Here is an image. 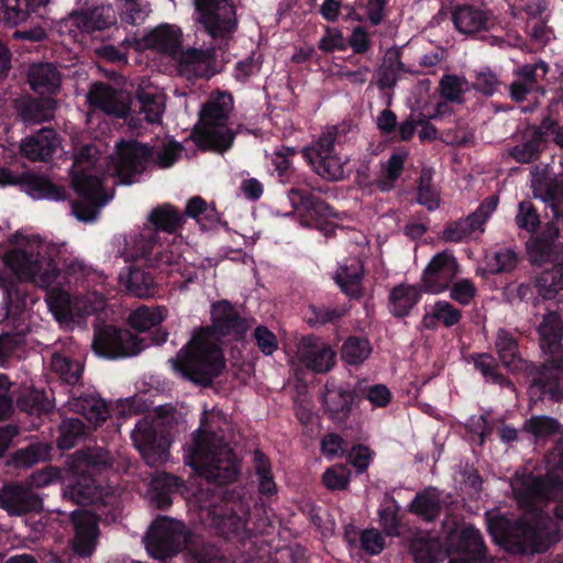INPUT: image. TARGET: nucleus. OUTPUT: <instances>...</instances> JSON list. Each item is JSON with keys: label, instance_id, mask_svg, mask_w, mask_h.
<instances>
[{"label": "nucleus", "instance_id": "32", "mask_svg": "<svg viewBox=\"0 0 563 563\" xmlns=\"http://www.w3.org/2000/svg\"><path fill=\"white\" fill-rule=\"evenodd\" d=\"M15 108L22 121L29 124H38L53 119L56 102L52 98H22L16 100Z\"/></svg>", "mask_w": 563, "mask_h": 563}, {"label": "nucleus", "instance_id": "20", "mask_svg": "<svg viewBox=\"0 0 563 563\" xmlns=\"http://www.w3.org/2000/svg\"><path fill=\"white\" fill-rule=\"evenodd\" d=\"M197 20L211 36L234 27L235 11L228 0H195Z\"/></svg>", "mask_w": 563, "mask_h": 563}, {"label": "nucleus", "instance_id": "52", "mask_svg": "<svg viewBox=\"0 0 563 563\" xmlns=\"http://www.w3.org/2000/svg\"><path fill=\"white\" fill-rule=\"evenodd\" d=\"M538 292L545 299L553 298L558 290H563V261L552 272L543 273L537 280Z\"/></svg>", "mask_w": 563, "mask_h": 563}, {"label": "nucleus", "instance_id": "44", "mask_svg": "<svg viewBox=\"0 0 563 563\" xmlns=\"http://www.w3.org/2000/svg\"><path fill=\"white\" fill-rule=\"evenodd\" d=\"M416 563H439L445 556V551L435 539H417L411 544Z\"/></svg>", "mask_w": 563, "mask_h": 563}, {"label": "nucleus", "instance_id": "3", "mask_svg": "<svg viewBox=\"0 0 563 563\" xmlns=\"http://www.w3.org/2000/svg\"><path fill=\"white\" fill-rule=\"evenodd\" d=\"M213 327L197 332L177 356L169 361L173 369L183 377L201 385H208L220 375L225 366L219 347V335L232 332L241 334L245 328L228 301L212 305Z\"/></svg>", "mask_w": 563, "mask_h": 563}, {"label": "nucleus", "instance_id": "19", "mask_svg": "<svg viewBox=\"0 0 563 563\" xmlns=\"http://www.w3.org/2000/svg\"><path fill=\"white\" fill-rule=\"evenodd\" d=\"M0 185H18L33 199H48L59 201L65 198V190L53 184L44 176L34 174L15 175L4 167H0Z\"/></svg>", "mask_w": 563, "mask_h": 563}, {"label": "nucleus", "instance_id": "55", "mask_svg": "<svg viewBox=\"0 0 563 563\" xmlns=\"http://www.w3.org/2000/svg\"><path fill=\"white\" fill-rule=\"evenodd\" d=\"M263 63V55L260 52H252L247 57L236 63L233 77L241 84L256 77Z\"/></svg>", "mask_w": 563, "mask_h": 563}, {"label": "nucleus", "instance_id": "4", "mask_svg": "<svg viewBox=\"0 0 563 563\" xmlns=\"http://www.w3.org/2000/svg\"><path fill=\"white\" fill-rule=\"evenodd\" d=\"M60 245L29 231H16L3 255L5 268L21 283L47 288L56 280Z\"/></svg>", "mask_w": 563, "mask_h": 563}, {"label": "nucleus", "instance_id": "38", "mask_svg": "<svg viewBox=\"0 0 563 563\" xmlns=\"http://www.w3.org/2000/svg\"><path fill=\"white\" fill-rule=\"evenodd\" d=\"M442 494L435 488H428L418 494L411 504V509L426 520H432L442 507Z\"/></svg>", "mask_w": 563, "mask_h": 563}, {"label": "nucleus", "instance_id": "42", "mask_svg": "<svg viewBox=\"0 0 563 563\" xmlns=\"http://www.w3.org/2000/svg\"><path fill=\"white\" fill-rule=\"evenodd\" d=\"M459 548L461 552L464 553L463 558L485 562V547L483 537L479 530L473 526H466L461 530Z\"/></svg>", "mask_w": 563, "mask_h": 563}, {"label": "nucleus", "instance_id": "23", "mask_svg": "<svg viewBox=\"0 0 563 563\" xmlns=\"http://www.w3.org/2000/svg\"><path fill=\"white\" fill-rule=\"evenodd\" d=\"M71 519L75 528L71 548L79 556H90L98 539L97 519L92 514L84 510L73 511Z\"/></svg>", "mask_w": 563, "mask_h": 563}, {"label": "nucleus", "instance_id": "39", "mask_svg": "<svg viewBox=\"0 0 563 563\" xmlns=\"http://www.w3.org/2000/svg\"><path fill=\"white\" fill-rule=\"evenodd\" d=\"M420 290L413 285H399L390 292V311L397 317L407 314L418 302Z\"/></svg>", "mask_w": 563, "mask_h": 563}, {"label": "nucleus", "instance_id": "7", "mask_svg": "<svg viewBox=\"0 0 563 563\" xmlns=\"http://www.w3.org/2000/svg\"><path fill=\"white\" fill-rule=\"evenodd\" d=\"M100 153L98 144H88L74 157L73 186L79 200L73 202L71 212L79 221H95L100 209L111 199L103 191V179L100 178Z\"/></svg>", "mask_w": 563, "mask_h": 563}, {"label": "nucleus", "instance_id": "36", "mask_svg": "<svg viewBox=\"0 0 563 563\" xmlns=\"http://www.w3.org/2000/svg\"><path fill=\"white\" fill-rule=\"evenodd\" d=\"M139 114L148 123H158L165 109V99L156 88L142 89L137 93Z\"/></svg>", "mask_w": 563, "mask_h": 563}, {"label": "nucleus", "instance_id": "37", "mask_svg": "<svg viewBox=\"0 0 563 563\" xmlns=\"http://www.w3.org/2000/svg\"><path fill=\"white\" fill-rule=\"evenodd\" d=\"M167 317V309L163 306H141L129 316V323L139 331H146L162 323Z\"/></svg>", "mask_w": 563, "mask_h": 563}, {"label": "nucleus", "instance_id": "49", "mask_svg": "<svg viewBox=\"0 0 563 563\" xmlns=\"http://www.w3.org/2000/svg\"><path fill=\"white\" fill-rule=\"evenodd\" d=\"M461 318L462 313L460 309L455 308L449 301L439 300L431 306L430 310L427 312L424 322L427 325H430L433 320H437L449 328L457 324Z\"/></svg>", "mask_w": 563, "mask_h": 563}, {"label": "nucleus", "instance_id": "24", "mask_svg": "<svg viewBox=\"0 0 563 563\" xmlns=\"http://www.w3.org/2000/svg\"><path fill=\"white\" fill-rule=\"evenodd\" d=\"M87 100L93 108L117 118H125L129 113V96L114 91L103 84L93 85L87 95Z\"/></svg>", "mask_w": 563, "mask_h": 563}, {"label": "nucleus", "instance_id": "40", "mask_svg": "<svg viewBox=\"0 0 563 563\" xmlns=\"http://www.w3.org/2000/svg\"><path fill=\"white\" fill-rule=\"evenodd\" d=\"M540 384L552 398L563 399V360H550L544 366Z\"/></svg>", "mask_w": 563, "mask_h": 563}, {"label": "nucleus", "instance_id": "63", "mask_svg": "<svg viewBox=\"0 0 563 563\" xmlns=\"http://www.w3.org/2000/svg\"><path fill=\"white\" fill-rule=\"evenodd\" d=\"M431 175L429 172H422L420 177V186L418 190V201L426 206L429 210L439 207V195L430 185Z\"/></svg>", "mask_w": 563, "mask_h": 563}, {"label": "nucleus", "instance_id": "21", "mask_svg": "<svg viewBox=\"0 0 563 563\" xmlns=\"http://www.w3.org/2000/svg\"><path fill=\"white\" fill-rule=\"evenodd\" d=\"M497 203L496 197H488L472 216L449 224L442 232V239L446 242L457 243L468 239L474 233H482L485 222L496 210Z\"/></svg>", "mask_w": 563, "mask_h": 563}, {"label": "nucleus", "instance_id": "16", "mask_svg": "<svg viewBox=\"0 0 563 563\" xmlns=\"http://www.w3.org/2000/svg\"><path fill=\"white\" fill-rule=\"evenodd\" d=\"M288 198L302 227L316 228L325 235L334 233L335 216L327 203L297 188L289 191Z\"/></svg>", "mask_w": 563, "mask_h": 563}, {"label": "nucleus", "instance_id": "12", "mask_svg": "<svg viewBox=\"0 0 563 563\" xmlns=\"http://www.w3.org/2000/svg\"><path fill=\"white\" fill-rule=\"evenodd\" d=\"M78 462L77 472H81L74 482L64 488V496L77 504L95 503L100 498L99 488L91 475H87L85 468H99L111 465V456L103 449H89L76 455Z\"/></svg>", "mask_w": 563, "mask_h": 563}, {"label": "nucleus", "instance_id": "15", "mask_svg": "<svg viewBox=\"0 0 563 563\" xmlns=\"http://www.w3.org/2000/svg\"><path fill=\"white\" fill-rule=\"evenodd\" d=\"M181 40L183 33L177 25L163 23L141 36L128 34L122 41V46L137 52L153 49L174 59L181 48Z\"/></svg>", "mask_w": 563, "mask_h": 563}, {"label": "nucleus", "instance_id": "48", "mask_svg": "<svg viewBox=\"0 0 563 563\" xmlns=\"http://www.w3.org/2000/svg\"><path fill=\"white\" fill-rule=\"evenodd\" d=\"M186 213L196 219L205 230L213 229L220 221L217 211L213 208H208L205 200L200 197H194L188 200Z\"/></svg>", "mask_w": 563, "mask_h": 563}, {"label": "nucleus", "instance_id": "5", "mask_svg": "<svg viewBox=\"0 0 563 563\" xmlns=\"http://www.w3.org/2000/svg\"><path fill=\"white\" fill-rule=\"evenodd\" d=\"M183 146L170 139L156 142L152 147L136 141H121L107 161L103 175L117 178L115 183H133L153 162L161 168L170 167L180 156Z\"/></svg>", "mask_w": 563, "mask_h": 563}, {"label": "nucleus", "instance_id": "26", "mask_svg": "<svg viewBox=\"0 0 563 563\" xmlns=\"http://www.w3.org/2000/svg\"><path fill=\"white\" fill-rule=\"evenodd\" d=\"M59 146L60 140L57 133L49 128H43L21 141L20 152L30 161L45 162L53 156Z\"/></svg>", "mask_w": 563, "mask_h": 563}, {"label": "nucleus", "instance_id": "17", "mask_svg": "<svg viewBox=\"0 0 563 563\" xmlns=\"http://www.w3.org/2000/svg\"><path fill=\"white\" fill-rule=\"evenodd\" d=\"M459 271L457 260L451 252L437 253L422 272L421 287L430 294H442L449 289Z\"/></svg>", "mask_w": 563, "mask_h": 563}, {"label": "nucleus", "instance_id": "56", "mask_svg": "<svg viewBox=\"0 0 563 563\" xmlns=\"http://www.w3.org/2000/svg\"><path fill=\"white\" fill-rule=\"evenodd\" d=\"M2 303L0 306V322L8 318L11 313V309L9 305L13 306L12 313H18L22 311L26 306L27 301H33L32 298L20 297L21 290L14 287L4 286L2 289Z\"/></svg>", "mask_w": 563, "mask_h": 563}, {"label": "nucleus", "instance_id": "10", "mask_svg": "<svg viewBox=\"0 0 563 563\" xmlns=\"http://www.w3.org/2000/svg\"><path fill=\"white\" fill-rule=\"evenodd\" d=\"M45 300L55 320L66 328L82 323L106 307L104 297L97 290L88 289L69 294L65 289L54 288L46 294Z\"/></svg>", "mask_w": 563, "mask_h": 563}, {"label": "nucleus", "instance_id": "51", "mask_svg": "<svg viewBox=\"0 0 563 563\" xmlns=\"http://www.w3.org/2000/svg\"><path fill=\"white\" fill-rule=\"evenodd\" d=\"M120 21L123 25L136 26L145 22L151 8L148 3L137 0H121Z\"/></svg>", "mask_w": 563, "mask_h": 563}, {"label": "nucleus", "instance_id": "54", "mask_svg": "<svg viewBox=\"0 0 563 563\" xmlns=\"http://www.w3.org/2000/svg\"><path fill=\"white\" fill-rule=\"evenodd\" d=\"M496 349L506 367L510 369H517L519 367L520 358L517 354V343L509 333L504 330L498 332Z\"/></svg>", "mask_w": 563, "mask_h": 563}, {"label": "nucleus", "instance_id": "11", "mask_svg": "<svg viewBox=\"0 0 563 563\" xmlns=\"http://www.w3.org/2000/svg\"><path fill=\"white\" fill-rule=\"evenodd\" d=\"M203 495L200 492L195 496L196 501L219 534L230 538L247 533L250 503L245 498L230 495L221 498L219 503H206Z\"/></svg>", "mask_w": 563, "mask_h": 563}, {"label": "nucleus", "instance_id": "60", "mask_svg": "<svg viewBox=\"0 0 563 563\" xmlns=\"http://www.w3.org/2000/svg\"><path fill=\"white\" fill-rule=\"evenodd\" d=\"M548 73V65L543 62H539L533 65H525L517 70V79L521 80L540 91L543 95V90L539 87V81L545 77Z\"/></svg>", "mask_w": 563, "mask_h": 563}, {"label": "nucleus", "instance_id": "14", "mask_svg": "<svg viewBox=\"0 0 563 563\" xmlns=\"http://www.w3.org/2000/svg\"><path fill=\"white\" fill-rule=\"evenodd\" d=\"M303 157L322 178L339 180L345 175L347 158L334 151L333 131L322 133L313 146L303 151Z\"/></svg>", "mask_w": 563, "mask_h": 563}, {"label": "nucleus", "instance_id": "46", "mask_svg": "<svg viewBox=\"0 0 563 563\" xmlns=\"http://www.w3.org/2000/svg\"><path fill=\"white\" fill-rule=\"evenodd\" d=\"M86 31L103 30L115 22V12L109 4H100L81 11Z\"/></svg>", "mask_w": 563, "mask_h": 563}, {"label": "nucleus", "instance_id": "1", "mask_svg": "<svg viewBox=\"0 0 563 563\" xmlns=\"http://www.w3.org/2000/svg\"><path fill=\"white\" fill-rule=\"evenodd\" d=\"M515 498L525 509L521 520L511 523L500 516H488L487 527L493 539L505 545H516L525 553L541 552L558 540L556 523L542 509L545 503L562 492L558 475L539 479L532 475L517 474L511 482Z\"/></svg>", "mask_w": 563, "mask_h": 563}, {"label": "nucleus", "instance_id": "30", "mask_svg": "<svg viewBox=\"0 0 563 563\" xmlns=\"http://www.w3.org/2000/svg\"><path fill=\"white\" fill-rule=\"evenodd\" d=\"M119 284L130 295L143 299L154 297L158 289V285L151 274L133 267L120 273Z\"/></svg>", "mask_w": 563, "mask_h": 563}, {"label": "nucleus", "instance_id": "28", "mask_svg": "<svg viewBox=\"0 0 563 563\" xmlns=\"http://www.w3.org/2000/svg\"><path fill=\"white\" fill-rule=\"evenodd\" d=\"M49 0H0V23L15 26L33 14L43 16Z\"/></svg>", "mask_w": 563, "mask_h": 563}, {"label": "nucleus", "instance_id": "34", "mask_svg": "<svg viewBox=\"0 0 563 563\" xmlns=\"http://www.w3.org/2000/svg\"><path fill=\"white\" fill-rule=\"evenodd\" d=\"M363 265L358 258H352L341 265L336 272L335 279L341 289L350 297H358L362 294Z\"/></svg>", "mask_w": 563, "mask_h": 563}, {"label": "nucleus", "instance_id": "57", "mask_svg": "<svg viewBox=\"0 0 563 563\" xmlns=\"http://www.w3.org/2000/svg\"><path fill=\"white\" fill-rule=\"evenodd\" d=\"M18 405L22 410L36 415H41L51 408V402L45 393L35 388H30L26 395L20 397Z\"/></svg>", "mask_w": 563, "mask_h": 563}, {"label": "nucleus", "instance_id": "33", "mask_svg": "<svg viewBox=\"0 0 563 563\" xmlns=\"http://www.w3.org/2000/svg\"><path fill=\"white\" fill-rule=\"evenodd\" d=\"M32 89L38 93H54L60 85V75L48 63L32 65L27 73Z\"/></svg>", "mask_w": 563, "mask_h": 563}, {"label": "nucleus", "instance_id": "9", "mask_svg": "<svg viewBox=\"0 0 563 563\" xmlns=\"http://www.w3.org/2000/svg\"><path fill=\"white\" fill-rule=\"evenodd\" d=\"M233 99L229 92L211 93L200 112V121L195 130L198 146L216 152L228 150L234 140L233 131L228 126Z\"/></svg>", "mask_w": 563, "mask_h": 563}, {"label": "nucleus", "instance_id": "58", "mask_svg": "<svg viewBox=\"0 0 563 563\" xmlns=\"http://www.w3.org/2000/svg\"><path fill=\"white\" fill-rule=\"evenodd\" d=\"M59 431L58 446L62 450H67L73 448L84 434V424L77 418H68L62 422Z\"/></svg>", "mask_w": 563, "mask_h": 563}, {"label": "nucleus", "instance_id": "27", "mask_svg": "<svg viewBox=\"0 0 563 563\" xmlns=\"http://www.w3.org/2000/svg\"><path fill=\"white\" fill-rule=\"evenodd\" d=\"M214 51L208 48H188L179 49L174 60L178 64L179 71L188 77H209L213 74L212 65Z\"/></svg>", "mask_w": 563, "mask_h": 563}, {"label": "nucleus", "instance_id": "43", "mask_svg": "<svg viewBox=\"0 0 563 563\" xmlns=\"http://www.w3.org/2000/svg\"><path fill=\"white\" fill-rule=\"evenodd\" d=\"M539 332L541 335V346L550 353H553L559 347L562 338V324L560 317L550 312L543 317L540 324Z\"/></svg>", "mask_w": 563, "mask_h": 563}, {"label": "nucleus", "instance_id": "61", "mask_svg": "<svg viewBox=\"0 0 563 563\" xmlns=\"http://www.w3.org/2000/svg\"><path fill=\"white\" fill-rule=\"evenodd\" d=\"M51 445L44 442L31 444L27 449L18 453V462L24 466L45 461L49 457Z\"/></svg>", "mask_w": 563, "mask_h": 563}, {"label": "nucleus", "instance_id": "53", "mask_svg": "<svg viewBox=\"0 0 563 563\" xmlns=\"http://www.w3.org/2000/svg\"><path fill=\"white\" fill-rule=\"evenodd\" d=\"M254 470L258 479V490L271 496L276 493V485L271 473L268 459L260 451L254 452Z\"/></svg>", "mask_w": 563, "mask_h": 563}, {"label": "nucleus", "instance_id": "6", "mask_svg": "<svg viewBox=\"0 0 563 563\" xmlns=\"http://www.w3.org/2000/svg\"><path fill=\"white\" fill-rule=\"evenodd\" d=\"M186 465L208 483L225 484L238 475L236 459L222 439L200 428L184 449Z\"/></svg>", "mask_w": 563, "mask_h": 563}, {"label": "nucleus", "instance_id": "62", "mask_svg": "<svg viewBox=\"0 0 563 563\" xmlns=\"http://www.w3.org/2000/svg\"><path fill=\"white\" fill-rule=\"evenodd\" d=\"M441 95L451 101H459L462 93L467 90V81L457 76H444L440 82Z\"/></svg>", "mask_w": 563, "mask_h": 563}, {"label": "nucleus", "instance_id": "2", "mask_svg": "<svg viewBox=\"0 0 563 563\" xmlns=\"http://www.w3.org/2000/svg\"><path fill=\"white\" fill-rule=\"evenodd\" d=\"M148 222L151 227H144L125 241L123 260L143 262L169 278L174 289H185L198 277V269L184 257L187 247L183 238L172 235L183 222L181 214L173 206L164 205L152 210Z\"/></svg>", "mask_w": 563, "mask_h": 563}, {"label": "nucleus", "instance_id": "45", "mask_svg": "<svg viewBox=\"0 0 563 563\" xmlns=\"http://www.w3.org/2000/svg\"><path fill=\"white\" fill-rule=\"evenodd\" d=\"M179 486L180 482L177 477L165 473L161 474L152 482L150 498L157 507L164 508L172 503L169 493Z\"/></svg>", "mask_w": 563, "mask_h": 563}, {"label": "nucleus", "instance_id": "64", "mask_svg": "<svg viewBox=\"0 0 563 563\" xmlns=\"http://www.w3.org/2000/svg\"><path fill=\"white\" fill-rule=\"evenodd\" d=\"M516 223L520 229L533 232L539 224V216L530 201L519 203Z\"/></svg>", "mask_w": 563, "mask_h": 563}, {"label": "nucleus", "instance_id": "41", "mask_svg": "<svg viewBox=\"0 0 563 563\" xmlns=\"http://www.w3.org/2000/svg\"><path fill=\"white\" fill-rule=\"evenodd\" d=\"M372 354V345L365 338L350 336L341 347L342 361L347 365H360Z\"/></svg>", "mask_w": 563, "mask_h": 563}, {"label": "nucleus", "instance_id": "18", "mask_svg": "<svg viewBox=\"0 0 563 563\" xmlns=\"http://www.w3.org/2000/svg\"><path fill=\"white\" fill-rule=\"evenodd\" d=\"M132 441L150 466H156L168 460L169 441L157 435L153 423L145 418L137 422L132 431Z\"/></svg>", "mask_w": 563, "mask_h": 563}, {"label": "nucleus", "instance_id": "50", "mask_svg": "<svg viewBox=\"0 0 563 563\" xmlns=\"http://www.w3.org/2000/svg\"><path fill=\"white\" fill-rule=\"evenodd\" d=\"M407 156L408 153L405 150H397L393 153L386 163L382 178L377 181L380 190L387 191L394 187L395 180L401 175Z\"/></svg>", "mask_w": 563, "mask_h": 563}, {"label": "nucleus", "instance_id": "13", "mask_svg": "<svg viewBox=\"0 0 563 563\" xmlns=\"http://www.w3.org/2000/svg\"><path fill=\"white\" fill-rule=\"evenodd\" d=\"M91 346L98 356L120 358L139 354L145 345L142 339L126 329L104 325L95 330Z\"/></svg>", "mask_w": 563, "mask_h": 563}, {"label": "nucleus", "instance_id": "35", "mask_svg": "<svg viewBox=\"0 0 563 563\" xmlns=\"http://www.w3.org/2000/svg\"><path fill=\"white\" fill-rule=\"evenodd\" d=\"M69 407L73 411L86 417L93 424L104 421L108 416L106 401L96 395L74 397L69 400Z\"/></svg>", "mask_w": 563, "mask_h": 563}, {"label": "nucleus", "instance_id": "31", "mask_svg": "<svg viewBox=\"0 0 563 563\" xmlns=\"http://www.w3.org/2000/svg\"><path fill=\"white\" fill-rule=\"evenodd\" d=\"M353 399V391L334 383H328L325 385L322 402L324 410L329 413L331 419L336 421L346 419L351 412Z\"/></svg>", "mask_w": 563, "mask_h": 563}, {"label": "nucleus", "instance_id": "22", "mask_svg": "<svg viewBox=\"0 0 563 563\" xmlns=\"http://www.w3.org/2000/svg\"><path fill=\"white\" fill-rule=\"evenodd\" d=\"M335 355L328 343L312 335L300 340L296 353L299 363L316 373L330 371L335 363Z\"/></svg>", "mask_w": 563, "mask_h": 563}, {"label": "nucleus", "instance_id": "8", "mask_svg": "<svg viewBox=\"0 0 563 563\" xmlns=\"http://www.w3.org/2000/svg\"><path fill=\"white\" fill-rule=\"evenodd\" d=\"M184 547L187 548V563H222L212 547H205L198 551L181 522L170 518H158L151 527L146 538L148 554L157 560L177 554Z\"/></svg>", "mask_w": 563, "mask_h": 563}, {"label": "nucleus", "instance_id": "25", "mask_svg": "<svg viewBox=\"0 0 563 563\" xmlns=\"http://www.w3.org/2000/svg\"><path fill=\"white\" fill-rule=\"evenodd\" d=\"M453 23L459 32L463 34H475L492 30L497 24V20L493 13L486 9L463 4L454 10Z\"/></svg>", "mask_w": 563, "mask_h": 563}, {"label": "nucleus", "instance_id": "47", "mask_svg": "<svg viewBox=\"0 0 563 563\" xmlns=\"http://www.w3.org/2000/svg\"><path fill=\"white\" fill-rule=\"evenodd\" d=\"M52 369L60 376V378L74 385L79 382L84 371L82 363L78 360L74 361L62 354H53L51 362Z\"/></svg>", "mask_w": 563, "mask_h": 563}, {"label": "nucleus", "instance_id": "29", "mask_svg": "<svg viewBox=\"0 0 563 563\" xmlns=\"http://www.w3.org/2000/svg\"><path fill=\"white\" fill-rule=\"evenodd\" d=\"M0 500L10 515L16 516L35 510L41 505L36 495L21 485L5 486L0 494Z\"/></svg>", "mask_w": 563, "mask_h": 563}, {"label": "nucleus", "instance_id": "59", "mask_svg": "<svg viewBox=\"0 0 563 563\" xmlns=\"http://www.w3.org/2000/svg\"><path fill=\"white\" fill-rule=\"evenodd\" d=\"M85 16L80 12H73L58 23V32L68 35L73 41H82L84 34L88 33L85 26Z\"/></svg>", "mask_w": 563, "mask_h": 563}]
</instances>
